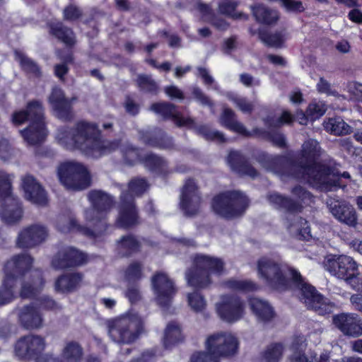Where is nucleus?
Returning <instances> with one entry per match:
<instances>
[{
	"instance_id": "obj_47",
	"label": "nucleus",
	"mask_w": 362,
	"mask_h": 362,
	"mask_svg": "<svg viewBox=\"0 0 362 362\" xmlns=\"http://www.w3.org/2000/svg\"><path fill=\"white\" fill-rule=\"evenodd\" d=\"M118 243L120 252L126 256L136 252L140 247L139 240L132 235L122 237Z\"/></svg>"
},
{
	"instance_id": "obj_9",
	"label": "nucleus",
	"mask_w": 362,
	"mask_h": 362,
	"mask_svg": "<svg viewBox=\"0 0 362 362\" xmlns=\"http://www.w3.org/2000/svg\"><path fill=\"white\" fill-rule=\"evenodd\" d=\"M211 206L220 216L232 219L245 213L249 206V199L240 191H228L216 196Z\"/></svg>"
},
{
	"instance_id": "obj_1",
	"label": "nucleus",
	"mask_w": 362,
	"mask_h": 362,
	"mask_svg": "<svg viewBox=\"0 0 362 362\" xmlns=\"http://www.w3.org/2000/svg\"><path fill=\"white\" fill-rule=\"evenodd\" d=\"M322 153L319 142L309 139L303 144L300 156L295 160L285 156L260 152L256 156V160L265 170L281 177L302 180L321 191H332L341 186L340 175L327 165L315 163Z\"/></svg>"
},
{
	"instance_id": "obj_35",
	"label": "nucleus",
	"mask_w": 362,
	"mask_h": 362,
	"mask_svg": "<svg viewBox=\"0 0 362 362\" xmlns=\"http://www.w3.org/2000/svg\"><path fill=\"white\" fill-rule=\"evenodd\" d=\"M221 124L227 129L245 136H252V132H248L245 126L237 120L234 111L229 108H224L220 118Z\"/></svg>"
},
{
	"instance_id": "obj_29",
	"label": "nucleus",
	"mask_w": 362,
	"mask_h": 362,
	"mask_svg": "<svg viewBox=\"0 0 362 362\" xmlns=\"http://www.w3.org/2000/svg\"><path fill=\"white\" fill-rule=\"evenodd\" d=\"M49 103L59 119L70 120L73 117L71 101L65 97L61 88L55 87L52 89Z\"/></svg>"
},
{
	"instance_id": "obj_22",
	"label": "nucleus",
	"mask_w": 362,
	"mask_h": 362,
	"mask_svg": "<svg viewBox=\"0 0 362 362\" xmlns=\"http://www.w3.org/2000/svg\"><path fill=\"white\" fill-rule=\"evenodd\" d=\"M332 323L344 336H362V317L353 313H341L332 316Z\"/></svg>"
},
{
	"instance_id": "obj_27",
	"label": "nucleus",
	"mask_w": 362,
	"mask_h": 362,
	"mask_svg": "<svg viewBox=\"0 0 362 362\" xmlns=\"http://www.w3.org/2000/svg\"><path fill=\"white\" fill-rule=\"evenodd\" d=\"M25 198L31 203L44 206L48 202L47 194L43 187L32 175H28L23 179Z\"/></svg>"
},
{
	"instance_id": "obj_15",
	"label": "nucleus",
	"mask_w": 362,
	"mask_h": 362,
	"mask_svg": "<svg viewBox=\"0 0 362 362\" xmlns=\"http://www.w3.org/2000/svg\"><path fill=\"white\" fill-rule=\"evenodd\" d=\"M259 274L272 287L276 289H286L290 281L280 264L274 259L263 257L257 262Z\"/></svg>"
},
{
	"instance_id": "obj_48",
	"label": "nucleus",
	"mask_w": 362,
	"mask_h": 362,
	"mask_svg": "<svg viewBox=\"0 0 362 362\" xmlns=\"http://www.w3.org/2000/svg\"><path fill=\"white\" fill-rule=\"evenodd\" d=\"M259 37L268 46L281 47L286 40V33L284 31H276L272 33L260 32Z\"/></svg>"
},
{
	"instance_id": "obj_11",
	"label": "nucleus",
	"mask_w": 362,
	"mask_h": 362,
	"mask_svg": "<svg viewBox=\"0 0 362 362\" xmlns=\"http://www.w3.org/2000/svg\"><path fill=\"white\" fill-rule=\"evenodd\" d=\"M325 269L332 275L344 279L354 289L359 291L358 264L346 255H327L323 262Z\"/></svg>"
},
{
	"instance_id": "obj_59",
	"label": "nucleus",
	"mask_w": 362,
	"mask_h": 362,
	"mask_svg": "<svg viewBox=\"0 0 362 362\" xmlns=\"http://www.w3.org/2000/svg\"><path fill=\"white\" fill-rule=\"evenodd\" d=\"M82 15L81 9L74 4L66 6L63 11L64 19L70 21L78 20Z\"/></svg>"
},
{
	"instance_id": "obj_55",
	"label": "nucleus",
	"mask_w": 362,
	"mask_h": 362,
	"mask_svg": "<svg viewBox=\"0 0 362 362\" xmlns=\"http://www.w3.org/2000/svg\"><path fill=\"white\" fill-rule=\"evenodd\" d=\"M187 300L189 305L195 312L202 311L206 305L204 296L197 291L189 293Z\"/></svg>"
},
{
	"instance_id": "obj_40",
	"label": "nucleus",
	"mask_w": 362,
	"mask_h": 362,
	"mask_svg": "<svg viewBox=\"0 0 362 362\" xmlns=\"http://www.w3.org/2000/svg\"><path fill=\"white\" fill-rule=\"evenodd\" d=\"M144 166L150 171L156 174H166L169 172L168 162L162 157L154 153L145 156Z\"/></svg>"
},
{
	"instance_id": "obj_24",
	"label": "nucleus",
	"mask_w": 362,
	"mask_h": 362,
	"mask_svg": "<svg viewBox=\"0 0 362 362\" xmlns=\"http://www.w3.org/2000/svg\"><path fill=\"white\" fill-rule=\"evenodd\" d=\"M100 221L102 223V228L90 229L78 224L76 220L70 215H60L57 217L56 227L59 231L63 233L76 231L86 236L95 238L102 235L105 232L106 226L105 221L103 219H100Z\"/></svg>"
},
{
	"instance_id": "obj_23",
	"label": "nucleus",
	"mask_w": 362,
	"mask_h": 362,
	"mask_svg": "<svg viewBox=\"0 0 362 362\" xmlns=\"http://www.w3.org/2000/svg\"><path fill=\"white\" fill-rule=\"evenodd\" d=\"M33 262V257L26 253L13 255L6 261L4 267V278L18 283L26 272H28Z\"/></svg>"
},
{
	"instance_id": "obj_38",
	"label": "nucleus",
	"mask_w": 362,
	"mask_h": 362,
	"mask_svg": "<svg viewBox=\"0 0 362 362\" xmlns=\"http://www.w3.org/2000/svg\"><path fill=\"white\" fill-rule=\"evenodd\" d=\"M50 33L67 45L75 43V37L73 30L65 26L61 22H52L49 24Z\"/></svg>"
},
{
	"instance_id": "obj_30",
	"label": "nucleus",
	"mask_w": 362,
	"mask_h": 362,
	"mask_svg": "<svg viewBox=\"0 0 362 362\" xmlns=\"http://www.w3.org/2000/svg\"><path fill=\"white\" fill-rule=\"evenodd\" d=\"M227 162L231 170L240 175H247L254 179L259 175L257 170L239 151H231L227 158Z\"/></svg>"
},
{
	"instance_id": "obj_34",
	"label": "nucleus",
	"mask_w": 362,
	"mask_h": 362,
	"mask_svg": "<svg viewBox=\"0 0 362 362\" xmlns=\"http://www.w3.org/2000/svg\"><path fill=\"white\" fill-rule=\"evenodd\" d=\"M249 304L259 321L268 322L274 317L275 313L273 308L268 302L258 298H251L249 300Z\"/></svg>"
},
{
	"instance_id": "obj_10",
	"label": "nucleus",
	"mask_w": 362,
	"mask_h": 362,
	"mask_svg": "<svg viewBox=\"0 0 362 362\" xmlns=\"http://www.w3.org/2000/svg\"><path fill=\"white\" fill-rule=\"evenodd\" d=\"M0 217L7 224L20 221L23 209L20 201L11 194V177L0 170Z\"/></svg>"
},
{
	"instance_id": "obj_3",
	"label": "nucleus",
	"mask_w": 362,
	"mask_h": 362,
	"mask_svg": "<svg viewBox=\"0 0 362 362\" xmlns=\"http://www.w3.org/2000/svg\"><path fill=\"white\" fill-rule=\"evenodd\" d=\"M291 192L297 199L276 192L269 194L267 198L274 208L288 214L285 224L292 235L300 240H309L311 235L308 223L297 214L302 211L303 204H308L312 201L313 196L310 192L301 186L294 187Z\"/></svg>"
},
{
	"instance_id": "obj_25",
	"label": "nucleus",
	"mask_w": 362,
	"mask_h": 362,
	"mask_svg": "<svg viewBox=\"0 0 362 362\" xmlns=\"http://www.w3.org/2000/svg\"><path fill=\"white\" fill-rule=\"evenodd\" d=\"M47 237L48 230L45 226L33 224L19 233L16 245L19 248H32L42 243Z\"/></svg>"
},
{
	"instance_id": "obj_44",
	"label": "nucleus",
	"mask_w": 362,
	"mask_h": 362,
	"mask_svg": "<svg viewBox=\"0 0 362 362\" xmlns=\"http://www.w3.org/2000/svg\"><path fill=\"white\" fill-rule=\"evenodd\" d=\"M18 283L4 278L0 286V306L11 303L15 298V288Z\"/></svg>"
},
{
	"instance_id": "obj_49",
	"label": "nucleus",
	"mask_w": 362,
	"mask_h": 362,
	"mask_svg": "<svg viewBox=\"0 0 362 362\" xmlns=\"http://www.w3.org/2000/svg\"><path fill=\"white\" fill-rule=\"evenodd\" d=\"M136 84L142 92L156 95L158 92V85L149 75L141 74L136 78Z\"/></svg>"
},
{
	"instance_id": "obj_60",
	"label": "nucleus",
	"mask_w": 362,
	"mask_h": 362,
	"mask_svg": "<svg viewBox=\"0 0 362 362\" xmlns=\"http://www.w3.org/2000/svg\"><path fill=\"white\" fill-rule=\"evenodd\" d=\"M326 108L324 104L320 103H310L306 110L307 115L311 117V119H316L325 114Z\"/></svg>"
},
{
	"instance_id": "obj_39",
	"label": "nucleus",
	"mask_w": 362,
	"mask_h": 362,
	"mask_svg": "<svg viewBox=\"0 0 362 362\" xmlns=\"http://www.w3.org/2000/svg\"><path fill=\"white\" fill-rule=\"evenodd\" d=\"M181 327L177 322L173 321L168 324L165 329L163 345L166 349H170L175 344L182 341Z\"/></svg>"
},
{
	"instance_id": "obj_12",
	"label": "nucleus",
	"mask_w": 362,
	"mask_h": 362,
	"mask_svg": "<svg viewBox=\"0 0 362 362\" xmlns=\"http://www.w3.org/2000/svg\"><path fill=\"white\" fill-rule=\"evenodd\" d=\"M107 325L110 337L118 344L132 343L139 334V322L134 317L122 315L108 320Z\"/></svg>"
},
{
	"instance_id": "obj_19",
	"label": "nucleus",
	"mask_w": 362,
	"mask_h": 362,
	"mask_svg": "<svg viewBox=\"0 0 362 362\" xmlns=\"http://www.w3.org/2000/svg\"><path fill=\"white\" fill-rule=\"evenodd\" d=\"M244 303L237 296H221V301L216 303V310L220 317L228 322L239 320L244 315Z\"/></svg>"
},
{
	"instance_id": "obj_63",
	"label": "nucleus",
	"mask_w": 362,
	"mask_h": 362,
	"mask_svg": "<svg viewBox=\"0 0 362 362\" xmlns=\"http://www.w3.org/2000/svg\"><path fill=\"white\" fill-rule=\"evenodd\" d=\"M240 82L246 87L258 86L260 85V80L254 78L251 74L243 73L239 77Z\"/></svg>"
},
{
	"instance_id": "obj_50",
	"label": "nucleus",
	"mask_w": 362,
	"mask_h": 362,
	"mask_svg": "<svg viewBox=\"0 0 362 362\" xmlns=\"http://www.w3.org/2000/svg\"><path fill=\"white\" fill-rule=\"evenodd\" d=\"M142 267V264L139 262L131 263L124 270V281L127 284L137 283L143 276Z\"/></svg>"
},
{
	"instance_id": "obj_43",
	"label": "nucleus",
	"mask_w": 362,
	"mask_h": 362,
	"mask_svg": "<svg viewBox=\"0 0 362 362\" xmlns=\"http://www.w3.org/2000/svg\"><path fill=\"white\" fill-rule=\"evenodd\" d=\"M83 356V349L76 341L67 342L62 351L64 362H80Z\"/></svg>"
},
{
	"instance_id": "obj_62",
	"label": "nucleus",
	"mask_w": 362,
	"mask_h": 362,
	"mask_svg": "<svg viewBox=\"0 0 362 362\" xmlns=\"http://www.w3.org/2000/svg\"><path fill=\"white\" fill-rule=\"evenodd\" d=\"M125 111L133 116L136 115L139 112L140 106L130 96H127L124 102Z\"/></svg>"
},
{
	"instance_id": "obj_21",
	"label": "nucleus",
	"mask_w": 362,
	"mask_h": 362,
	"mask_svg": "<svg viewBox=\"0 0 362 362\" xmlns=\"http://www.w3.org/2000/svg\"><path fill=\"white\" fill-rule=\"evenodd\" d=\"M45 339L38 334L21 337L15 346V352L21 358H33L40 354L46 347Z\"/></svg>"
},
{
	"instance_id": "obj_61",
	"label": "nucleus",
	"mask_w": 362,
	"mask_h": 362,
	"mask_svg": "<svg viewBox=\"0 0 362 362\" xmlns=\"http://www.w3.org/2000/svg\"><path fill=\"white\" fill-rule=\"evenodd\" d=\"M191 362H218L217 357L208 351L194 354L191 357Z\"/></svg>"
},
{
	"instance_id": "obj_54",
	"label": "nucleus",
	"mask_w": 362,
	"mask_h": 362,
	"mask_svg": "<svg viewBox=\"0 0 362 362\" xmlns=\"http://www.w3.org/2000/svg\"><path fill=\"white\" fill-rule=\"evenodd\" d=\"M237 3L232 1H223L218 5V11L221 14L232 16L234 18L247 19V16L243 13L237 14L235 13V8Z\"/></svg>"
},
{
	"instance_id": "obj_5",
	"label": "nucleus",
	"mask_w": 362,
	"mask_h": 362,
	"mask_svg": "<svg viewBox=\"0 0 362 362\" xmlns=\"http://www.w3.org/2000/svg\"><path fill=\"white\" fill-rule=\"evenodd\" d=\"M224 262L218 257L197 254L193 266L185 272L187 284L198 289L209 288L212 284L211 275L221 276L224 272Z\"/></svg>"
},
{
	"instance_id": "obj_58",
	"label": "nucleus",
	"mask_w": 362,
	"mask_h": 362,
	"mask_svg": "<svg viewBox=\"0 0 362 362\" xmlns=\"http://www.w3.org/2000/svg\"><path fill=\"white\" fill-rule=\"evenodd\" d=\"M192 93L194 98L203 106H207L210 108L214 107L213 101L197 86L192 88Z\"/></svg>"
},
{
	"instance_id": "obj_14",
	"label": "nucleus",
	"mask_w": 362,
	"mask_h": 362,
	"mask_svg": "<svg viewBox=\"0 0 362 362\" xmlns=\"http://www.w3.org/2000/svg\"><path fill=\"white\" fill-rule=\"evenodd\" d=\"M59 179L67 189L81 190L89 187L90 176L84 165L79 163L67 162L58 168Z\"/></svg>"
},
{
	"instance_id": "obj_53",
	"label": "nucleus",
	"mask_w": 362,
	"mask_h": 362,
	"mask_svg": "<svg viewBox=\"0 0 362 362\" xmlns=\"http://www.w3.org/2000/svg\"><path fill=\"white\" fill-rule=\"evenodd\" d=\"M228 98L232 101L236 107L244 113H251L254 109V105L246 98L240 97L233 93L227 95Z\"/></svg>"
},
{
	"instance_id": "obj_2",
	"label": "nucleus",
	"mask_w": 362,
	"mask_h": 362,
	"mask_svg": "<svg viewBox=\"0 0 362 362\" xmlns=\"http://www.w3.org/2000/svg\"><path fill=\"white\" fill-rule=\"evenodd\" d=\"M57 138L66 148L79 149L86 156L93 158L110 154L119 146L117 139H103L98 125L85 120L78 122L71 129H62Z\"/></svg>"
},
{
	"instance_id": "obj_20",
	"label": "nucleus",
	"mask_w": 362,
	"mask_h": 362,
	"mask_svg": "<svg viewBox=\"0 0 362 362\" xmlns=\"http://www.w3.org/2000/svg\"><path fill=\"white\" fill-rule=\"evenodd\" d=\"M152 286L158 303L163 308H168L176 293L173 281L163 272H158L151 278Z\"/></svg>"
},
{
	"instance_id": "obj_7",
	"label": "nucleus",
	"mask_w": 362,
	"mask_h": 362,
	"mask_svg": "<svg viewBox=\"0 0 362 362\" xmlns=\"http://www.w3.org/2000/svg\"><path fill=\"white\" fill-rule=\"evenodd\" d=\"M291 281L288 287L293 286L299 291V298L308 309L320 315L332 313L336 305L320 294L315 287L304 281L302 276L295 269H291Z\"/></svg>"
},
{
	"instance_id": "obj_17",
	"label": "nucleus",
	"mask_w": 362,
	"mask_h": 362,
	"mask_svg": "<svg viewBox=\"0 0 362 362\" xmlns=\"http://www.w3.org/2000/svg\"><path fill=\"white\" fill-rule=\"evenodd\" d=\"M207 350L217 358L235 354L238 349L237 339L229 333H216L209 337L206 340Z\"/></svg>"
},
{
	"instance_id": "obj_42",
	"label": "nucleus",
	"mask_w": 362,
	"mask_h": 362,
	"mask_svg": "<svg viewBox=\"0 0 362 362\" xmlns=\"http://www.w3.org/2000/svg\"><path fill=\"white\" fill-rule=\"evenodd\" d=\"M325 129L334 135H345L351 132V127L340 117L329 118L323 123Z\"/></svg>"
},
{
	"instance_id": "obj_8",
	"label": "nucleus",
	"mask_w": 362,
	"mask_h": 362,
	"mask_svg": "<svg viewBox=\"0 0 362 362\" xmlns=\"http://www.w3.org/2000/svg\"><path fill=\"white\" fill-rule=\"evenodd\" d=\"M148 185L144 178H134L129 183V192H122L120 196L118 224L122 228H129L139 223L138 211L134 204L133 194L141 195Z\"/></svg>"
},
{
	"instance_id": "obj_46",
	"label": "nucleus",
	"mask_w": 362,
	"mask_h": 362,
	"mask_svg": "<svg viewBox=\"0 0 362 362\" xmlns=\"http://www.w3.org/2000/svg\"><path fill=\"white\" fill-rule=\"evenodd\" d=\"M252 135H257L271 141L275 146L280 148L286 146L285 136L278 132H271L261 128H255L252 132Z\"/></svg>"
},
{
	"instance_id": "obj_6",
	"label": "nucleus",
	"mask_w": 362,
	"mask_h": 362,
	"mask_svg": "<svg viewBox=\"0 0 362 362\" xmlns=\"http://www.w3.org/2000/svg\"><path fill=\"white\" fill-rule=\"evenodd\" d=\"M150 109L165 119L173 118L177 127H187L189 129H195L198 134L202 135L206 140L214 141L218 143L226 141V138L222 132L212 129L207 125L197 127L194 119L191 117H182L176 110V106L173 103L168 102L156 103L151 105Z\"/></svg>"
},
{
	"instance_id": "obj_41",
	"label": "nucleus",
	"mask_w": 362,
	"mask_h": 362,
	"mask_svg": "<svg viewBox=\"0 0 362 362\" xmlns=\"http://www.w3.org/2000/svg\"><path fill=\"white\" fill-rule=\"evenodd\" d=\"M15 59L17 60L23 71L34 77H40L42 75L39 65L31 58L26 56L20 50H15Z\"/></svg>"
},
{
	"instance_id": "obj_16",
	"label": "nucleus",
	"mask_w": 362,
	"mask_h": 362,
	"mask_svg": "<svg viewBox=\"0 0 362 362\" xmlns=\"http://www.w3.org/2000/svg\"><path fill=\"white\" fill-rule=\"evenodd\" d=\"M180 206L185 216L192 217L200 212L202 197L193 180H187L181 189Z\"/></svg>"
},
{
	"instance_id": "obj_32",
	"label": "nucleus",
	"mask_w": 362,
	"mask_h": 362,
	"mask_svg": "<svg viewBox=\"0 0 362 362\" xmlns=\"http://www.w3.org/2000/svg\"><path fill=\"white\" fill-rule=\"evenodd\" d=\"M142 141L148 146L160 149H170L173 147L172 139L161 129L154 132H140Z\"/></svg>"
},
{
	"instance_id": "obj_18",
	"label": "nucleus",
	"mask_w": 362,
	"mask_h": 362,
	"mask_svg": "<svg viewBox=\"0 0 362 362\" xmlns=\"http://www.w3.org/2000/svg\"><path fill=\"white\" fill-rule=\"evenodd\" d=\"M87 261L86 254L72 246H62L53 256L51 264L55 269L79 267Z\"/></svg>"
},
{
	"instance_id": "obj_57",
	"label": "nucleus",
	"mask_w": 362,
	"mask_h": 362,
	"mask_svg": "<svg viewBox=\"0 0 362 362\" xmlns=\"http://www.w3.org/2000/svg\"><path fill=\"white\" fill-rule=\"evenodd\" d=\"M124 296L132 304L141 300V293L138 283L127 284Z\"/></svg>"
},
{
	"instance_id": "obj_31",
	"label": "nucleus",
	"mask_w": 362,
	"mask_h": 362,
	"mask_svg": "<svg viewBox=\"0 0 362 362\" xmlns=\"http://www.w3.org/2000/svg\"><path fill=\"white\" fill-rule=\"evenodd\" d=\"M305 346L302 339L298 337L293 339L291 346L292 354L290 358L291 362H336L331 361L326 354H321L319 358H316V356H310V358H308L304 354Z\"/></svg>"
},
{
	"instance_id": "obj_26",
	"label": "nucleus",
	"mask_w": 362,
	"mask_h": 362,
	"mask_svg": "<svg viewBox=\"0 0 362 362\" xmlns=\"http://www.w3.org/2000/svg\"><path fill=\"white\" fill-rule=\"evenodd\" d=\"M327 205L332 216L339 222L349 226H355L357 222L356 212L354 208L344 201L333 198L327 199Z\"/></svg>"
},
{
	"instance_id": "obj_4",
	"label": "nucleus",
	"mask_w": 362,
	"mask_h": 362,
	"mask_svg": "<svg viewBox=\"0 0 362 362\" xmlns=\"http://www.w3.org/2000/svg\"><path fill=\"white\" fill-rule=\"evenodd\" d=\"M11 119L16 125L22 124L25 121L30 122L28 127L19 131L28 145H38L45 140L47 133L44 122V109L40 101L29 102L26 110L15 112Z\"/></svg>"
},
{
	"instance_id": "obj_64",
	"label": "nucleus",
	"mask_w": 362,
	"mask_h": 362,
	"mask_svg": "<svg viewBox=\"0 0 362 362\" xmlns=\"http://www.w3.org/2000/svg\"><path fill=\"white\" fill-rule=\"evenodd\" d=\"M317 89L318 92L321 93H326L329 95H336L337 94L335 90H332L331 89L330 83L322 77L320 78V80L317 83Z\"/></svg>"
},
{
	"instance_id": "obj_56",
	"label": "nucleus",
	"mask_w": 362,
	"mask_h": 362,
	"mask_svg": "<svg viewBox=\"0 0 362 362\" xmlns=\"http://www.w3.org/2000/svg\"><path fill=\"white\" fill-rule=\"evenodd\" d=\"M123 158L128 165H133L139 160V149L132 145L127 144L122 148Z\"/></svg>"
},
{
	"instance_id": "obj_37",
	"label": "nucleus",
	"mask_w": 362,
	"mask_h": 362,
	"mask_svg": "<svg viewBox=\"0 0 362 362\" xmlns=\"http://www.w3.org/2000/svg\"><path fill=\"white\" fill-rule=\"evenodd\" d=\"M251 9L257 21L267 24H275L279 18V12L274 9H272L262 4H255L251 6Z\"/></svg>"
},
{
	"instance_id": "obj_52",
	"label": "nucleus",
	"mask_w": 362,
	"mask_h": 362,
	"mask_svg": "<svg viewBox=\"0 0 362 362\" xmlns=\"http://www.w3.org/2000/svg\"><path fill=\"white\" fill-rule=\"evenodd\" d=\"M293 121V117L288 112L284 111L281 115L275 118L274 117L268 116L264 119V124L269 128L279 127L284 124H290Z\"/></svg>"
},
{
	"instance_id": "obj_33",
	"label": "nucleus",
	"mask_w": 362,
	"mask_h": 362,
	"mask_svg": "<svg viewBox=\"0 0 362 362\" xmlns=\"http://www.w3.org/2000/svg\"><path fill=\"white\" fill-rule=\"evenodd\" d=\"M32 281L23 280L21 281V287L19 296L23 299L34 298L44 285L42 274L40 270H35L33 273Z\"/></svg>"
},
{
	"instance_id": "obj_28",
	"label": "nucleus",
	"mask_w": 362,
	"mask_h": 362,
	"mask_svg": "<svg viewBox=\"0 0 362 362\" xmlns=\"http://www.w3.org/2000/svg\"><path fill=\"white\" fill-rule=\"evenodd\" d=\"M13 313L17 315L19 324L25 329H36L42 327V317L33 304L17 307Z\"/></svg>"
},
{
	"instance_id": "obj_36",
	"label": "nucleus",
	"mask_w": 362,
	"mask_h": 362,
	"mask_svg": "<svg viewBox=\"0 0 362 362\" xmlns=\"http://www.w3.org/2000/svg\"><path fill=\"white\" fill-rule=\"evenodd\" d=\"M83 276L80 273H70L60 276L55 281V289L61 292H72L80 285Z\"/></svg>"
},
{
	"instance_id": "obj_13",
	"label": "nucleus",
	"mask_w": 362,
	"mask_h": 362,
	"mask_svg": "<svg viewBox=\"0 0 362 362\" xmlns=\"http://www.w3.org/2000/svg\"><path fill=\"white\" fill-rule=\"evenodd\" d=\"M88 199L93 207L84 211L86 220L92 223L93 229H95L102 228L100 219H103L106 223L105 231L107 228V223L105 214L112 207L113 197L103 190L94 189L88 192Z\"/></svg>"
},
{
	"instance_id": "obj_51",
	"label": "nucleus",
	"mask_w": 362,
	"mask_h": 362,
	"mask_svg": "<svg viewBox=\"0 0 362 362\" xmlns=\"http://www.w3.org/2000/svg\"><path fill=\"white\" fill-rule=\"evenodd\" d=\"M283 346L280 343L272 344L263 354V358L266 362H277L281 358Z\"/></svg>"
},
{
	"instance_id": "obj_45",
	"label": "nucleus",
	"mask_w": 362,
	"mask_h": 362,
	"mask_svg": "<svg viewBox=\"0 0 362 362\" xmlns=\"http://www.w3.org/2000/svg\"><path fill=\"white\" fill-rule=\"evenodd\" d=\"M225 287L238 291L249 292L257 290V285L250 280L230 279L223 283Z\"/></svg>"
}]
</instances>
